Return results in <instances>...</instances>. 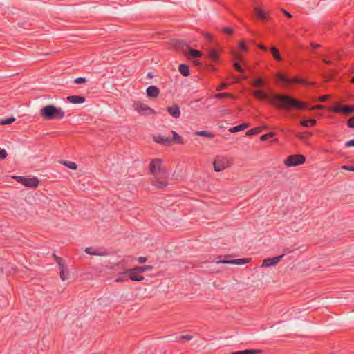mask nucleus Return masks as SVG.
Here are the masks:
<instances>
[{"mask_svg":"<svg viewBox=\"0 0 354 354\" xmlns=\"http://www.w3.org/2000/svg\"><path fill=\"white\" fill-rule=\"evenodd\" d=\"M270 100L279 109H289L292 108L297 110L308 109L311 111L323 110L324 109L323 105L309 106L307 103L301 102L288 95L276 94L270 97Z\"/></svg>","mask_w":354,"mask_h":354,"instance_id":"f257e3e1","label":"nucleus"},{"mask_svg":"<svg viewBox=\"0 0 354 354\" xmlns=\"http://www.w3.org/2000/svg\"><path fill=\"white\" fill-rule=\"evenodd\" d=\"M40 115L46 120H60L64 117L65 113L60 107L50 104L41 109Z\"/></svg>","mask_w":354,"mask_h":354,"instance_id":"f03ea898","label":"nucleus"},{"mask_svg":"<svg viewBox=\"0 0 354 354\" xmlns=\"http://www.w3.org/2000/svg\"><path fill=\"white\" fill-rule=\"evenodd\" d=\"M174 46L176 50L181 51L189 59L194 60L202 56V53L198 50L194 49L182 40H176L174 42Z\"/></svg>","mask_w":354,"mask_h":354,"instance_id":"7ed1b4c3","label":"nucleus"},{"mask_svg":"<svg viewBox=\"0 0 354 354\" xmlns=\"http://www.w3.org/2000/svg\"><path fill=\"white\" fill-rule=\"evenodd\" d=\"M277 80L280 82L286 84H289L290 83H297V84H303L305 86L315 84V82H308L304 79H301V78H299L297 77H289L283 74H278Z\"/></svg>","mask_w":354,"mask_h":354,"instance_id":"20e7f679","label":"nucleus"},{"mask_svg":"<svg viewBox=\"0 0 354 354\" xmlns=\"http://www.w3.org/2000/svg\"><path fill=\"white\" fill-rule=\"evenodd\" d=\"M306 158L304 156L301 154H295L289 156L284 161V164L286 167H295L302 165L305 162Z\"/></svg>","mask_w":354,"mask_h":354,"instance_id":"39448f33","label":"nucleus"},{"mask_svg":"<svg viewBox=\"0 0 354 354\" xmlns=\"http://www.w3.org/2000/svg\"><path fill=\"white\" fill-rule=\"evenodd\" d=\"M13 178L18 183L28 187L36 188L39 185V180L37 177L27 178L21 176H15Z\"/></svg>","mask_w":354,"mask_h":354,"instance_id":"423d86ee","label":"nucleus"},{"mask_svg":"<svg viewBox=\"0 0 354 354\" xmlns=\"http://www.w3.org/2000/svg\"><path fill=\"white\" fill-rule=\"evenodd\" d=\"M133 107L135 111H136L141 115H149L155 114L156 113L153 109L149 107L147 105L140 101L133 102Z\"/></svg>","mask_w":354,"mask_h":354,"instance_id":"0eeeda50","label":"nucleus"},{"mask_svg":"<svg viewBox=\"0 0 354 354\" xmlns=\"http://www.w3.org/2000/svg\"><path fill=\"white\" fill-rule=\"evenodd\" d=\"M151 173L153 175H165L166 171L162 169V160L159 158L153 159L149 165Z\"/></svg>","mask_w":354,"mask_h":354,"instance_id":"6e6552de","label":"nucleus"},{"mask_svg":"<svg viewBox=\"0 0 354 354\" xmlns=\"http://www.w3.org/2000/svg\"><path fill=\"white\" fill-rule=\"evenodd\" d=\"M329 111L342 113L344 115H350L354 112V106L338 105L337 106L330 108Z\"/></svg>","mask_w":354,"mask_h":354,"instance_id":"1a4fd4ad","label":"nucleus"},{"mask_svg":"<svg viewBox=\"0 0 354 354\" xmlns=\"http://www.w3.org/2000/svg\"><path fill=\"white\" fill-rule=\"evenodd\" d=\"M205 58L214 64H220L221 62L219 52L216 49H208L207 53L205 55Z\"/></svg>","mask_w":354,"mask_h":354,"instance_id":"9d476101","label":"nucleus"},{"mask_svg":"<svg viewBox=\"0 0 354 354\" xmlns=\"http://www.w3.org/2000/svg\"><path fill=\"white\" fill-rule=\"evenodd\" d=\"M152 185L158 189L167 187L168 185L167 175H161V176L160 177L158 176V175L153 176Z\"/></svg>","mask_w":354,"mask_h":354,"instance_id":"9b49d317","label":"nucleus"},{"mask_svg":"<svg viewBox=\"0 0 354 354\" xmlns=\"http://www.w3.org/2000/svg\"><path fill=\"white\" fill-rule=\"evenodd\" d=\"M214 170L219 172L228 166V161L225 158H216L213 163Z\"/></svg>","mask_w":354,"mask_h":354,"instance_id":"f8f14e48","label":"nucleus"},{"mask_svg":"<svg viewBox=\"0 0 354 354\" xmlns=\"http://www.w3.org/2000/svg\"><path fill=\"white\" fill-rule=\"evenodd\" d=\"M284 257V254H281L277 257H274L273 258H268L265 259L263 261L262 267H272L276 266L281 259Z\"/></svg>","mask_w":354,"mask_h":354,"instance_id":"ddd939ff","label":"nucleus"},{"mask_svg":"<svg viewBox=\"0 0 354 354\" xmlns=\"http://www.w3.org/2000/svg\"><path fill=\"white\" fill-rule=\"evenodd\" d=\"M131 269H127L122 272L121 274L122 275H128L129 279L134 281H141L144 280V277L142 275H138V273L137 271H130Z\"/></svg>","mask_w":354,"mask_h":354,"instance_id":"4468645a","label":"nucleus"},{"mask_svg":"<svg viewBox=\"0 0 354 354\" xmlns=\"http://www.w3.org/2000/svg\"><path fill=\"white\" fill-rule=\"evenodd\" d=\"M153 140L155 142L161 144L164 146H169L172 144V139L169 137L162 135L153 136Z\"/></svg>","mask_w":354,"mask_h":354,"instance_id":"2eb2a0df","label":"nucleus"},{"mask_svg":"<svg viewBox=\"0 0 354 354\" xmlns=\"http://www.w3.org/2000/svg\"><path fill=\"white\" fill-rule=\"evenodd\" d=\"M250 261V259L243 258V259H236L232 260H223L218 261V263H225V264H233V265H244Z\"/></svg>","mask_w":354,"mask_h":354,"instance_id":"dca6fc26","label":"nucleus"},{"mask_svg":"<svg viewBox=\"0 0 354 354\" xmlns=\"http://www.w3.org/2000/svg\"><path fill=\"white\" fill-rule=\"evenodd\" d=\"M147 95L149 97H157L160 93V90L156 86H149L146 90Z\"/></svg>","mask_w":354,"mask_h":354,"instance_id":"f3484780","label":"nucleus"},{"mask_svg":"<svg viewBox=\"0 0 354 354\" xmlns=\"http://www.w3.org/2000/svg\"><path fill=\"white\" fill-rule=\"evenodd\" d=\"M167 111L174 118L177 119L180 116V111L178 105L167 107Z\"/></svg>","mask_w":354,"mask_h":354,"instance_id":"a211bd4d","label":"nucleus"},{"mask_svg":"<svg viewBox=\"0 0 354 354\" xmlns=\"http://www.w3.org/2000/svg\"><path fill=\"white\" fill-rule=\"evenodd\" d=\"M254 12L257 17L261 21H265L269 19V16L260 8L256 7Z\"/></svg>","mask_w":354,"mask_h":354,"instance_id":"6ab92c4d","label":"nucleus"},{"mask_svg":"<svg viewBox=\"0 0 354 354\" xmlns=\"http://www.w3.org/2000/svg\"><path fill=\"white\" fill-rule=\"evenodd\" d=\"M67 100L72 104H82L86 100L84 97L80 95H71L67 97Z\"/></svg>","mask_w":354,"mask_h":354,"instance_id":"aec40b11","label":"nucleus"},{"mask_svg":"<svg viewBox=\"0 0 354 354\" xmlns=\"http://www.w3.org/2000/svg\"><path fill=\"white\" fill-rule=\"evenodd\" d=\"M250 126V124L248 123H242L239 125L231 127L229 129V132L230 133H236L241 131L245 130L246 128H248Z\"/></svg>","mask_w":354,"mask_h":354,"instance_id":"412c9836","label":"nucleus"},{"mask_svg":"<svg viewBox=\"0 0 354 354\" xmlns=\"http://www.w3.org/2000/svg\"><path fill=\"white\" fill-rule=\"evenodd\" d=\"M153 269V266H136L133 268H131L130 271H137L139 273H142L146 271H150Z\"/></svg>","mask_w":354,"mask_h":354,"instance_id":"4be33fe9","label":"nucleus"},{"mask_svg":"<svg viewBox=\"0 0 354 354\" xmlns=\"http://www.w3.org/2000/svg\"><path fill=\"white\" fill-rule=\"evenodd\" d=\"M261 353V350L257 349H245L242 351H239L236 352H232V354H259Z\"/></svg>","mask_w":354,"mask_h":354,"instance_id":"5701e85b","label":"nucleus"},{"mask_svg":"<svg viewBox=\"0 0 354 354\" xmlns=\"http://www.w3.org/2000/svg\"><path fill=\"white\" fill-rule=\"evenodd\" d=\"M270 53H272L274 59L275 60H277V62H281L282 60V57L279 53V51L276 47H274V46L271 47Z\"/></svg>","mask_w":354,"mask_h":354,"instance_id":"b1692460","label":"nucleus"},{"mask_svg":"<svg viewBox=\"0 0 354 354\" xmlns=\"http://www.w3.org/2000/svg\"><path fill=\"white\" fill-rule=\"evenodd\" d=\"M317 124L315 119H305L301 122V125L304 127H313Z\"/></svg>","mask_w":354,"mask_h":354,"instance_id":"393cba45","label":"nucleus"},{"mask_svg":"<svg viewBox=\"0 0 354 354\" xmlns=\"http://www.w3.org/2000/svg\"><path fill=\"white\" fill-rule=\"evenodd\" d=\"M171 133L173 135V138H171L172 142H174L177 144H183L184 143L182 137L180 136H179L176 131H172Z\"/></svg>","mask_w":354,"mask_h":354,"instance_id":"a878e982","label":"nucleus"},{"mask_svg":"<svg viewBox=\"0 0 354 354\" xmlns=\"http://www.w3.org/2000/svg\"><path fill=\"white\" fill-rule=\"evenodd\" d=\"M253 95L260 100H264L267 98V94L263 91H254Z\"/></svg>","mask_w":354,"mask_h":354,"instance_id":"bb28decb","label":"nucleus"},{"mask_svg":"<svg viewBox=\"0 0 354 354\" xmlns=\"http://www.w3.org/2000/svg\"><path fill=\"white\" fill-rule=\"evenodd\" d=\"M131 71L124 68L123 71L118 70L116 72V76L118 79H122V77H127L130 75Z\"/></svg>","mask_w":354,"mask_h":354,"instance_id":"cd10ccee","label":"nucleus"},{"mask_svg":"<svg viewBox=\"0 0 354 354\" xmlns=\"http://www.w3.org/2000/svg\"><path fill=\"white\" fill-rule=\"evenodd\" d=\"M195 134L197 136H203V137H206V138H212L214 136L212 133H211L209 131H205V130L196 131L195 133Z\"/></svg>","mask_w":354,"mask_h":354,"instance_id":"c85d7f7f","label":"nucleus"},{"mask_svg":"<svg viewBox=\"0 0 354 354\" xmlns=\"http://www.w3.org/2000/svg\"><path fill=\"white\" fill-rule=\"evenodd\" d=\"M214 98L221 99V98H232L234 99V96L228 93H220L214 95Z\"/></svg>","mask_w":354,"mask_h":354,"instance_id":"c756f323","label":"nucleus"},{"mask_svg":"<svg viewBox=\"0 0 354 354\" xmlns=\"http://www.w3.org/2000/svg\"><path fill=\"white\" fill-rule=\"evenodd\" d=\"M59 268H60V278L62 281H65L67 278V277L66 276V275H68V272L67 270V268L65 266V265L60 266Z\"/></svg>","mask_w":354,"mask_h":354,"instance_id":"7c9ffc66","label":"nucleus"},{"mask_svg":"<svg viewBox=\"0 0 354 354\" xmlns=\"http://www.w3.org/2000/svg\"><path fill=\"white\" fill-rule=\"evenodd\" d=\"M339 57V55H334L333 57L323 58L322 61H323V63H324L326 64H335V61L336 59H338Z\"/></svg>","mask_w":354,"mask_h":354,"instance_id":"2f4dec72","label":"nucleus"},{"mask_svg":"<svg viewBox=\"0 0 354 354\" xmlns=\"http://www.w3.org/2000/svg\"><path fill=\"white\" fill-rule=\"evenodd\" d=\"M62 163L66 166L67 167L75 170L77 168V166L75 162L71 161H62Z\"/></svg>","mask_w":354,"mask_h":354,"instance_id":"473e14b6","label":"nucleus"},{"mask_svg":"<svg viewBox=\"0 0 354 354\" xmlns=\"http://www.w3.org/2000/svg\"><path fill=\"white\" fill-rule=\"evenodd\" d=\"M86 253L90 255H102V253H100L99 252H97L95 250L93 249L92 247H88L85 249Z\"/></svg>","mask_w":354,"mask_h":354,"instance_id":"72a5a7b5","label":"nucleus"},{"mask_svg":"<svg viewBox=\"0 0 354 354\" xmlns=\"http://www.w3.org/2000/svg\"><path fill=\"white\" fill-rule=\"evenodd\" d=\"M275 133L274 132H269L266 134H263L260 137L261 141H266L270 138H274Z\"/></svg>","mask_w":354,"mask_h":354,"instance_id":"f704fd0d","label":"nucleus"},{"mask_svg":"<svg viewBox=\"0 0 354 354\" xmlns=\"http://www.w3.org/2000/svg\"><path fill=\"white\" fill-rule=\"evenodd\" d=\"M253 86L256 87H263L264 86V80L261 78H257L253 80Z\"/></svg>","mask_w":354,"mask_h":354,"instance_id":"c9c22d12","label":"nucleus"},{"mask_svg":"<svg viewBox=\"0 0 354 354\" xmlns=\"http://www.w3.org/2000/svg\"><path fill=\"white\" fill-rule=\"evenodd\" d=\"M261 131V129L259 127H254L250 130H248L246 133L247 136L256 135L259 133Z\"/></svg>","mask_w":354,"mask_h":354,"instance_id":"e433bc0d","label":"nucleus"},{"mask_svg":"<svg viewBox=\"0 0 354 354\" xmlns=\"http://www.w3.org/2000/svg\"><path fill=\"white\" fill-rule=\"evenodd\" d=\"M15 120V118L14 117L8 118L4 120H0V124L1 125H6L10 124L12 123Z\"/></svg>","mask_w":354,"mask_h":354,"instance_id":"4c0bfd02","label":"nucleus"},{"mask_svg":"<svg viewBox=\"0 0 354 354\" xmlns=\"http://www.w3.org/2000/svg\"><path fill=\"white\" fill-rule=\"evenodd\" d=\"M53 257L59 267L64 265V260L62 258L57 256L55 253L53 254Z\"/></svg>","mask_w":354,"mask_h":354,"instance_id":"58836bf2","label":"nucleus"},{"mask_svg":"<svg viewBox=\"0 0 354 354\" xmlns=\"http://www.w3.org/2000/svg\"><path fill=\"white\" fill-rule=\"evenodd\" d=\"M179 71L180 73L186 77L189 75V68H178Z\"/></svg>","mask_w":354,"mask_h":354,"instance_id":"ea45409f","label":"nucleus"},{"mask_svg":"<svg viewBox=\"0 0 354 354\" xmlns=\"http://www.w3.org/2000/svg\"><path fill=\"white\" fill-rule=\"evenodd\" d=\"M239 48L242 51L248 50V46L244 41H241L239 43Z\"/></svg>","mask_w":354,"mask_h":354,"instance_id":"a19ab883","label":"nucleus"},{"mask_svg":"<svg viewBox=\"0 0 354 354\" xmlns=\"http://www.w3.org/2000/svg\"><path fill=\"white\" fill-rule=\"evenodd\" d=\"M192 339V335H181L180 337H179V341L180 342H184L185 341H189V340H191Z\"/></svg>","mask_w":354,"mask_h":354,"instance_id":"79ce46f5","label":"nucleus"},{"mask_svg":"<svg viewBox=\"0 0 354 354\" xmlns=\"http://www.w3.org/2000/svg\"><path fill=\"white\" fill-rule=\"evenodd\" d=\"M128 280H129L128 277H126L125 275H124L123 277H118L115 280V282H116V283H123V282L128 281Z\"/></svg>","mask_w":354,"mask_h":354,"instance_id":"37998d69","label":"nucleus"},{"mask_svg":"<svg viewBox=\"0 0 354 354\" xmlns=\"http://www.w3.org/2000/svg\"><path fill=\"white\" fill-rule=\"evenodd\" d=\"M74 82L77 84H84L86 82V79L85 77H77L74 80Z\"/></svg>","mask_w":354,"mask_h":354,"instance_id":"c03bdc74","label":"nucleus"},{"mask_svg":"<svg viewBox=\"0 0 354 354\" xmlns=\"http://www.w3.org/2000/svg\"><path fill=\"white\" fill-rule=\"evenodd\" d=\"M7 151L4 149L0 148V160H4L7 157Z\"/></svg>","mask_w":354,"mask_h":354,"instance_id":"a18cd8bd","label":"nucleus"},{"mask_svg":"<svg viewBox=\"0 0 354 354\" xmlns=\"http://www.w3.org/2000/svg\"><path fill=\"white\" fill-rule=\"evenodd\" d=\"M223 31L224 33L231 35L233 34V30L230 27H223Z\"/></svg>","mask_w":354,"mask_h":354,"instance_id":"49530a36","label":"nucleus"},{"mask_svg":"<svg viewBox=\"0 0 354 354\" xmlns=\"http://www.w3.org/2000/svg\"><path fill=\"white\" fill-rule=\"evenodd\" d=\"M330 97V96L328 95H322V96H320L319 98H318V101L320 102H326L327 100H328Z\"/></svg>","mask_w":354,"mask_h":354,"instance_id":"de8ad7c7","label":"nucleus"},{"mask_svg":"<svg viewBox=\"0 0 354 354\" xmlns=\"http://www.w3.org/2000/svg\"><path fill=\"white\" fill-rule=\"evenodd\" d=\"M203 36L208 41L211 42L212 41L213 36L211 34L208 32H204Z\"/></svg>","mask_w":354,"mask_h":354,"instance_id":"09e8293b","label":"nucleus"},{"mask_svg":"<svg viewBox=\"0 0 354 354\" xmlns=\"http://www.w3.org/2000/svg\"><path fill=\"white\" fill-rule=\"evenodd\" d=\"M342 169L354 171V166L351 165H343L341 167Z\"/></svg>","mask_w":354,"mask_h":354,"instance_id":"8fccbe9b","label":"nucleus"},{"mask_svg":"<svg viewBox=\"0 0 354 354\" xmlns=\"http://www.w3.org/2000/svg\"><path fill=\"white\" fill-rule=\"evenodd\" d=\"M347 125L351 128H354V117L351 118L348 120Z\"/></svg>","mask_w":354,"mask_h":354,"instance_id":"3c124183","label":"nucleus"},{"mask_svg":"<svg viewBox=\"0 0 354 354\" xmlns=\"http://www.w3.org/2000/svg\"><path fill=\"white\" fill-rule=\"evenodd\" d=\"M344 145L346 147H354V139L347 141Z\"/></svg>","mask_w":354,"mask_h":354,"instance_id":"603ef678","label":"nucleus"},{"mask_svg":"<svg viewBox=\"0 0 354 354\" xmlns=\"http://www.w3.org/2000/svg\"><path fill=\"white\" fill-rule=\"evenodd\" d=\"M281 12L288 17V18H292V15L290 12H288L286 10L282 8Z\"/></svg>","mask_w":354,"mask_h":354,"instance_id":"864d4df0","label":"nucleus"},{"mask_svg":"<svg viewBox=\"0 0 354 354\" xmlns=\"http://www.w3.org/2000/svg\"><path fill=\"white\" fill-rule=\"evenodd\" d=\"M227 87V84H225V83H221L218 87H217V90L218 91H221V90H224Z\"/></svg>","mask_w":354,"mask_h":354,"instance_id":"5fc2aeb1","label":"nucleus"},{"mask_svg":"<svg viewBox=\"0 0 354 354\" xmlns=\"http://www.w3.org/2000/svg\"><path fill=\"white\" fill-rule=\"evenodd\" d=\"M147 258L145 257H140L137 259V261L140 263H143L147 261Z\"/></svg>","mask_w":354,"mask_h":354,"instance_id":"6e6d98bb","label":"nucleus"},{"mask_svg":"<svg viewBox=\"0 0 354 354\" xmlns=\"http://www.w3.org/2000/svg\"><path fill=\"white\" fill-rule=\"evenodd\" d=\"M310 46L313 50L317 49L321 47V45L314 43H310Z\"/></svg>","mask_w":354,"mask_h":354,"instance_id":"4d7b16f0","label":"nucleus"},{"mask_svg":"<svg viewBox=\"0 0 354 354\" xmlns=\"http://www.w3.org/2000/svg\"><path fill=\"white\" fill-rule=\"evenodd\" d=\"M194 64L196 66H202V64L199 61H194Z\"/></svg>","mask_w":354,"mask_h":354,"instance_id":"13d9d810","label":"nucleus"},{"mask_svg":"<svg viewBox=\"0 0 354 354\" xmlns=\"http://www.w3.org/2000/svg\"><path fill=\"white\" fill-rule=\"evenodd\" d=\"M236 69H237L238 71H239L240 73H244L245 71H244V68H241V67H239V68H235Z\"/></svg>","mask_w":354,"mask_h":354,"instance_id":"bf43d9fd","label":"nucleus"},{"mask_svg":"<svg viewBox=\"0 0 354 354\" xmlns=\"http://www.w3.org/2000/svg\"><path fill=\"white\" fill-rule=\"evenodd\" d=\"M259 48L260 49H262V50H265V51L267 50V49H266V46H264L263 45H259Z\"/></svg>","mask_w":354,"mask_h":354,"instance_id":"052dcab7","label":"nucleus"},{"mask_svg":"<svg viewBox=\"0 0 354 354\" xmlns=\"http://www.w3.org/2000/svg\"><path fill=\"white\" fill-rule=\"evenodd\" d=\"M147 77H149V78H152L153 77V75L151 72H149L147 73Z\"/></svg>","mask_w":354,"mask_h":354,"instance_id":"680f3d73","label":"nucleus"},{"mask_svg":"<svg viewBox=\"0 0 354 354\" xmlns=\"http://www.w3.org/2000/svg\"><path fill=\"white\" fill-rule=\"evenodd\" d=\"M234 66V67H236V66H241L240 64L238 63V62H234L233 64V66Z\"/></svg>","mask_w":354,"mask_h":354,"instance_id":"e2e57ef3","label":"nucleus"},{"mask_svg":"<svg viewBox=\"0 0 354 354\" xmlns=\"http://www.w3.org/2000/svg\"><path fill=\"white\" fill-rule=\"evenodd\" d=\"M178 66L183 67V66H188L186 64L182 63L178 65Z\"/></svg>","mask_w":354,"mask_h":354,"instance_id":"0e129e2a","label":"nucleus"},{"mask_svg":"<svg viewBox=\"0 0 354 354\" xmlns=\"http://www.w3.org/2000/svg\"><path fill=\"white\" fill-rule=\"evenodd\" d=\"M351 83L354 84V76L351 79Z\"/></svg>","mask_w":354,"mask_h":354,"instance_id":"69168bd1","label":"nucleus"},{"mask_svg":"<svg viewBox=\"0 0 354 354\" xmlns=\"http://www.w3.org/2000/svg\"><path fill=\"white\" fill-rule=\"evenodd\" d=\"M205 66L210 67V66H213L212 65H206Z\"/></svg>","mask_w":354,"mask_h":354,"instance_id":"338daca9","label":"nucleus"}]
</instances>
